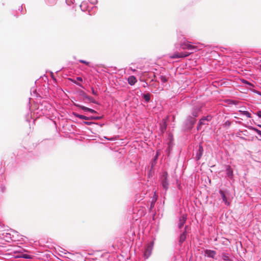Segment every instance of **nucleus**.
I'll return each mask as SVG.
<instances>
[{
  "mask_svg": "<svg viewBox=\"0 0 261 261\" xmlns=\"http://www.w3.org/2000/svg\"><path fill=\"white\" fill-rule=\"evenodd\" d=\"M200 109L198 108H194L191 112L192 116L194 117L195 118L198 116L199 112L200 111Z\"/></svg>",
  "mask_w": 261,
  "mask_h": 261,
  "instance_id": "2eb2a0df",
  "label": "nucleus"
},
{
  "mask_svg": "<svg viewBox=\"0 0 261 261\" xmlns=\"http://www.w3.org/2000/svg\"><path fill=\"white\" fill-rule=\"evenodd\" d=\"M222 258L224 261H230L231 259L227 253H223L222 254Z\"/></svg>",
  "mask_w": 261,
  "mask_h": 261,
  "instance_id": "6ab92c4d",
  "label": "nucleus"
},
{
  "mask_svg": "<svg viewBox=\"0 0 261 261\" xmlns=\"http://www.w3.org/2000/svg\"><path fill=\"white\" fill-rule=\"evenodd\" d=\"M83 96L85 99L88 100L89 101H90L94 103H96V101L92 97L88 96V95H87L85 93L83 94Z\"/></svg>",
  "mask_w": 261,
  "mask_h": 261,
  "instance_id": "f3484780",
  "label": "nucleus"
},
{
  "mask_svg": "<svg viewBox=\"0 0 261 261\" xmlns=\"http://www.w3.org/2000/svg\"><path fill=\"white\" fill-rule=\"evenodd\" d=\"M196 122V119L191 116H189L187 118V125L192 127Z\"/></svg>",
  "mask_w": 261,
  "mask_h": 261,
  "instance_id": "9d476101",
  "label": "nucleus"
},
{
  "mask_svg": "<svg viewBox=\"0 0 261 261\" xmlns=\"http://www.w3.org/2000/svg\"><path fill=\"white\" fill-rule=\"evenodd\" d=\"M203 152V149L202 146L199 144L198 146V149L196 151L195 159L196 160H199L201 158Z\"/></svg>",
  "mask_w": 261,
  "mask_h": 261,
  "instance_id": "39448f33",
  "label": "nucleus"
},
{
  "mask_svg": "<svg viewBox=\"0 0 261 261\" xmlns=\"http://www.w3.org/2000/svg\"><path fill=\"white\" fill-rule=\"evenodd\" d=\"M225 172L227 176L231 179L233 178V170L231 169V167L230 166H227Z\"/></svg>",
  "mask_w": 261,
  "mask_h": 261,
  "instance_id": "6e6552de",
  "label": "nucleus"
},
{
  "mask_svg": "<svg viewBox=\"0 0 261 261\" xmlns=\"http://www.w3.org/2000/svg\"><path fill=\"white\" fill-rule=\"evenodd\" d=\"M187 220V215H182L179 219V223H178V227L179 228H181L182 227L184 226L186 221Z\"/></svg>",
  "mask_w": 261,
  "mask_h": 261,
  "instance_id": "1a4fd4ad",
  "label": "nucleus"
},
{
  "mask_svg": "<svg viewBox=\"0 0 261 261\" xmlns=\"http://www.w3.org/2000/svg\"><path fill=\"white\" fill-rule=\"evenodd\" d=\"M187 226L185 227V230L180 234L179 237V243H182L186 239V228Z\"/></svg>",
  "mask_w": 261,
  "mask_h": 261,
  "instance_id": "4468645a",
  "label": "nucleus"
},
{
  "mask_svg": "<svg viewBox=\"0 0 261 261\" xmlns=\"http://www.w3.org/2000/svg\"><path fill=\"white\" fill-rule=\"evenodd\" d=\"M241 138L242 139V140H246V138H244V137H241Z\"/></svg>",
  "mask_w": 261,
  "mask_h": 261,
  "instance_id": "7c9ffc66",
  "label": "nucleus"
},
{
  "mask_svg": "<svg viewBox=\"0 0 261 261\" xmlns=\"http://www.w3.org/2000/svg\"><path fill=\"white\" fill-rule=\"evenodd\" d=\"M219 194H220L223 201L225 203V204L227 205H229L230 202L227 200V197L225 196L224 192L222 190H220L219 191Z\"/></svg>",
  "mask_w": 261,
  "mask_h": 261,
  "instance_id": "f8f14e48",
  "label": "nucleus"
},
{
  "mask_svg": "<svg viewBox=\"0 0 261 261\" xmlns=\"http://www.w3.org/2000/svg\"><path fill=\"white\" fill-rule=\"evenodd\" d=\"M260 70H261V66H260Z\"/></svg>",
  "mask_w": 261,
  "mask_h": 261,
  "instance_id": "f704fd0d",
  "label": "nucleus"
},
{
  "mask_svg": "<svg viewBox=\"0 0 261 261\" xmlns=\"http://www.w3.org/2000/svg\"><path fill=\"white\" fill-rule=\"evenodd\" d=\"M245 82H246V83L248 84V82H247V81H245Z\"/></svg>",
  "mask_w": 261,
  "mask_h": 261,
  "instance_id": "72a5a7b5",
  "label": "nucleus"
},
{
  "mask_svg": "<svg viewBox=\"0 0 261 261\" xmlns=\"http://www.w3.org/2000/svg\"><path fill=\"white\" fill-rule=\"evenodd\" d=\"M190 54V53H176V54H174L172 56V58H176L185 57L189 56V55Z\"/></svg>",
  "mask_w": 261,
  "mask_h": 261,
  "instance_id": "ddd939ff",
  "label": "nucleus"
},
{
  "mask_svg": "<svg viewBox=\"0 0 261 261\" xmlns=\"http://www.w3.org/2000/svg\"><path fill=\"white\" fill-rule=\"evenodd\" d=\"M212 119V117L211 115H207L206 116H204L202 118H201L199 122L198 126L197 127V129H199V126L202 125H205L206 124L205 123L202 122V121H210Z\"/></svg>",
  "mask_w": 261,
  "mask_h": 261,
  "instance_id": "20e7f679",
  "label": "nucleus"
},
{
  "mask_svg": "<svg viewBox=\"0 0 261 261\" xmlns=\"http://www.w3.org/2000/svg\"><path fill=\"white\" fill-rule=\"evenodd\" d=\"M231 123L230 121L229 120H227L225 122V123H224V126L225 127H229L230 126Z\"/></svg>",
  "mask_w": 261,
  "mask_h": 261,
  "instance_id": "5701e85b",
  "label": "nucleus"
},
{
  "mask_svg": "<svg viewBox=\"0 0 261 261\" xmlns=\"http://www.w3.org/2000/svg\"><path fill=\"white\" fill-rule=\"evenodd\" d=\"M74 83L76 84L77 85H78L79 86L81 87H83L82 86L79 84V83H77V82H76L75 81L74 82Z\"/></svg>",
  "mask_w": 261,
  "mask_h": 261,
  "instance_id": "c756f323",
  "label": "nucleus"
},
{
  "mask_svg": "<svg viewBox=\"0 0 261 261\" xmlns=\"http://www.w3.org/2000/svg\"><path fill=\"white\" fill-rule=\"evenodd\" d=\"M153 242H150L145 247L143 251V256L145 259H147L151 255L153 247Z\"/></svg>",
  "mask_w": 261,
  "mask_h": 261,
  "instance_id": "f257e3e1",
  "label": "nucleus"
},
{
  "mask_svg": "<svg viewBox=\"0 0 261 261\" xmlns=\"http://www.w3.org/2000/svg\"><path fill=\"white\" fill-rule=\"evenodd\" d=\"M180 47L183 49H195L197 48L196 46L192 45L190 44V42L187 41L181 43L180 44Z\"/></svg>",
  "mask_w": 261,
  "mask_h": 261,
  "instance_id": "7ed1b4c3",
  "label": "nucleus"
},
{
  "mask_svg": "<svg viewBox=\"0 0 261 261\" xmlns=\"http://www.w3.org/2000/svg\"><path fill=\"white\" fill-rule=\"evenodd\" d=\"M19 257L26 259H32L33 256L27 254H22L19 256Z\"/></svg>",
  "mask_w": 261,
  "mask_h": 261,
  "instance_id": "aec40b11",
  "label": "nucleus"
},
{
  "mask_svg": "<svg viewBox=\"0 0 261 261\" xmlns=\"http://www.w3.org/2000/svg\"><path fill=\"white\" fill-rule=\"evenodd\" d=\"M257 126L259 128H261V124H257Z\"/></svg>",
  "mask_w": 261,
  "mask_h": 261,
  "instance_id": "2f4dec72",
  "label": "nucleus"
},
{
  "mask_svg": "<svg viewBox=\"0 0 261 261\" xmlns=\"http://www.w3.org/2000/svg\"><path fill=\"white\" fill-rule=\"evenodd\" d=\"M80 62L81 63H83V64H89V62H87L85 61H84V60H80Z\"/></svg>",
  "mask_w": 261,
  "mask_h": 261,
  "instance_id": "cd10ccee",
  "label": "nucleus"
},
{
  "mask_svg": "<svg viewBox=\"0 0 261 261\" xmlns=\"http://www.w3.org/2000/svg\"><path fill=\"white\" fill-rule=\"evenodd\" d=\"M153 204V202H152L151 205V207L152 206Z\"/></svg>",
  "mask_w": 261,
  "mask_h": 261,
  "instance_id": "473e14b6",
  "label": "nucleus"
},
{
  "mask_svg": "<svg viewBox=\"0 0 261 261\" xmlns=\"http://www.w3.org/2000/svg\"><path fill=\"white\" fill-rule=\"evenodd\" d=\"M92 93L94 95H97L98 93L96 91H95L93 88H91Z\"/></svg>",
  "mask_w": 261,
  "mask_h": 261,
  "instance_id": "393cba45",
  "label": "nucleus"
},
{
  "mask_svg": "<svg viewBox=\"0 0 261 261\" xmlns=\"http://www.w3.org/2000/svg\"><path fill=\"white\" fill-rule=\"evenodd\" d=\"M127 82L129 85L133 86L137 83V80L135 76L131 75L127 78Z\"/></svg>",
  "mask_w": 261,
  "mask_h": 261,
  "instance_id": "9b49d317",
  "label": "nucleus"
},
{
  "mask_svg": "<svg viewBox=\"0 0 261 261\" xmlns=\"http://www.w3.org/2000/svg\"><path fill=\"white\" fill-rule=\"evenodd\" d=\"M216 254V252L214 250L206 249L204 251V255L208 257L214 258Z\"/></svg>",
  "mask_w": 261,
  "mask_h": 261,
  "instance_id": "0eeeda50",
  "label": "nucleus"
},
{
  "mask_svg": "<svg viewBox=\"0 0 261 261\" xmlns=\"http://www.w3.org/2000/svg\"><path fill=\"white\" fill-rule=\"evenodd\" d=\"M256 115L261 118V111H258L256 113Z\"/></svg>",
  "mask_w": 261,
  "mask_h": 261,
  "instance_id": "bb28decb",
  "label": "nucleus"
},
{
  "mask_svg": "<svg viewBox=\"0 0 261 261\" xmlns=\"http://www.w3.org/2000/svg\"><path fill=\"white\" fill-rule=\"evenodd\" d=\"M74 115L81 119H84V120H90L89 117H87L86 116L80 115L76 113H74Z\"/></svg>",
  "mask_w": 261,
  "mask_h": 261,
  "instance_id": "dca6fc26",
  "label": "nucleus"
},
{
  "mask_svg": "<svg viewBox=\"0 0 261 261\" xmlns=\"http://www.w3.org/2000/svg\"><path fill=\"white\" fill-rule=\"evenodd\" d=\"M243 114L244 115H245L248 118H251V114L249 112L246 111H243Z\"/></svg>",
  "mask_w": 261,
  "mask_h": 261,
  "instance_id": "4be33fe9",
  "label": "nucleus"
},
{
  "mask_svg": "<svg viewBox=\"0 0 261 261\" xmlns=\"http://www.w3.org/2000/svg\"><path fill=\"white\" fill-rule=\"evenodd\" d=\"M83 123L88 125H90L92 124H93L94 123L92 122H89V121H84Z\"/></svg>",
  "mask_w": 261,
  "mask_h": 261,
  "instance_id": "b1692460",
  "label": "nucleus"
},
{
  "mask_svg": "<svg viewBox=\"0 0 261 261\" xmlns=\"http://www.w3.org/2000/svg\"><path fill=\"white\" fill-rule=\"evenodd\" d=\"M76 79L77 81H80V82H82L83 81V79L81 77H77Z\"/></svg>",
  "mask_w": 261,
  "mask_h": 261,
  "instance_id": "c85d7f7f",
  "label": "nucleus"
},
{
  "mask_svg": "<svg viewBox=\"0 0 261 261\" xmlns=\"http://www.w3.org/2000/svg\"><path fill=\"white\" fill-rule=\"evenodd\" d=\"M248 128L249 129H250V130H252L253 131H254L255 132H256L258 135H259L260 137H261V130H260L259 129L255 128V127H254L253 126H249L248 127Z\"/></svg>",
  "mask_w": 261,
  "mask_h": 261,
  "instance_id": "a211bd4d",
  "label": "nucleus"
},
{
  "mask_svg": "<svg viewBox=\"0 0 261 261\" xmlns=\"http://www.w3.org/2000/svg\"><path fill=\"white\" fill-rule=\"evenodd\" d=\"M99 119H100V117H93V116L90 117V120H91V119L98 120Z\"/></svg>",
  "mask_w": 261,
  "mask_h": 261,
  "instance_id": "a878e982",
  "label": "nucleus"
},
{
  "mask_svg": "<svg viewBox=\"0 0 261 261\" xmlns=\"http://www.w3.org/2000/svg\"><path fill=\"white\" fill-rule=\"evenodd\" d=\"M143 97L146 102H149L150 99V95L149 93L144 94Z\"/></svg>",
  "mask_w": 261,
  "mask_h": 261,
  "instance_id": "412c9836",
  "label": "nucleus"
},
{
  "mask_svg": "<svg viewBox=\"0 0 261 261\" xmlns=\"http://www.w3.org/2000/svg\"><path fill=\"white\" fill-rule=\"evenodd\" d=\"M168 173L166 171L162 173L161 177V184L163 189L167 191L168 189L169 183L167 180Z\"/></svg>",
  "mask_w": 261,
  "mask_h": 261,
  "instance_id": "f03ea898",
  "label": "nucleus"
},
{
  "mask_svg": "<svg viewBox=\"0 0 261 261\" xmlns=\"http://www.w3.org/2000/svg\"><path fill=\"white\" fill-rule=\"evenodd\" d=\"M75 106L76 107H78V108L81 109L82 110H83V111H84L85 112H89L91 113H96V112L94 110L87 108L84 106H82V105H81L79 104H75Z\"/></svg>",
  "mask_w": 261,
  "mask_h": 261,
  "instance_id": "423d86ee",
  "label": "nucleus"
}]
</instances>
